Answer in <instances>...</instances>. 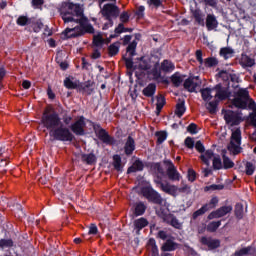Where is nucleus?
Instances as JSON below:
<instances>
[{
  "label": "nucleus",
  "instance_id": "obj_45",
  "mask_svg": "<svg viewBox=\"0 0 256 256\" xmlns=\"http://www.w3.org/2000/svg\"><path fill=\"white\" fill-rule=\"evenodd\" d=\"M217 205H219V197L214 196L210 199L209 203L204 204V206L206 207V209L208 211H211V209H215V207H217Z\"/></svg>",
  "mask_w": 256,
  "mask_h": 256
},
{
  "label": "nucleus",
  "instance_id": "obj_43",
  "mask_svg": "<svg viewBox=\"0 0 256 256\" xmlns=\"http://www.w3.org/2000/svg\"><path fill=\"white\" fill-rule=\"evenodd\" d=\"M220 227H221V220L212 221V222L208 223L207 231L209 233H215V231H217V229H219Z\"/></svg>",
  "mask_w": 256,
  "mask_h": 256
},
{
  "label": "nucleus",
  "instance_id": "obj_46",
  "mask_svg": "<svg viewBox=\"0 0 256 256\" xmlns=\"http://www.w3.org/2000/svg\"><path fill=\"white\" fill-rule=\"evenodd\" d=\"M113 167L116 171H123V166L121 165V156L119 154H115L113 156Z\"/></svg>",
  "mask_w": 256,
  "mask_h": 256
},
{
  "label": "nucleus",
  "instance_id": "obj_12",
  "mask_svg": "<svg viewBox=\"0 0 256 256\" xmlns=\"http://www.w3.org/2000/svg\"><path fill=\"white\" fill-rule=\"evenodd\" d=\"M201 245L208 247L209 251L219 249L221 247V240L213 239L212 237L202 236L200 239Z\"/></svg>",
  "mask_w": 256,
  "mask_h": 256
},
{
  "label": "nucleus",
  "instance_id": "obj_23",
  "mask_svg": "<svg viewBox=\"0 0 256 256\" xmlns=\"http://www.w3.org/2000/svg\"><path fill=\"white\" fill-rule=\"evenodd\" d=\"M145 169V164H143V161L141 159H136L130 167L127 169V174L130 175V173H137V171H143Z\"/></svg>",
  "mask_w": 256,
  "mask_h": 256
},
{
  "label": "nucleus",
  "instance_id": "obj_62",
  "mask_svg": "<svg viewBox=\"0 0 256 256\" xmlns=\"http://www.w3.org/2000/svg\"><path fill=\"white\" fill-rule=\"evenodd\" d=\"M163 176L164 175L157 173V174H155V177H154V183L160 189L163 187V185H165V183H163Z\"/></svg>",
  "mask_w": 256,
  "mask_h": 256
},
{
  "label": "nucleus",
  "instance_id": "obj_8",
  "mask_svg": "<svg viewBox=\"0 0 256 256\" xmlns=\"http://www.w3.org/2000/svg\"><path fill=\"white\" fill-rule=\"evenodd\" d=\"M196 61L200 63V65H205V67H208L211 69L212 67H217L219 65V60L215 57H208L205 60H203V51L202 50H196Z\"/></svg>",
  "mask_w": 256,
  "mask_h": 256
},
{
  "label": "nucleus",
  "instance_id": "obj_55",
  "mask_svg": "<svg viewBox=\"0 0 256 256\" xmlns=\"http://www.w3.org/2000/svg\"><path fill=\"white\" fill-rule=\"evenodd\" d=\"M207 211H209L207 209V206L203 205L200 209L196 210L193 214H192V219H197L199 217H201V215H205L207 213Z\"/></svg>",
  "mask_w": 256,
  "mask_h": 256
},
{
  "label": "nucleus",
  "instance_id": "obj_10",
  "mask_svg": "<svg viewBox=\"0 0 256 256\" xmlns=\"http://www.w3.org/2000/svg\"><path fill=\"white\" fill-rule=\"evenodd\" d=\"M233 211V206H221L220 208L216 209L215 211H212L208 215L209 221H212V219H221V217H225V215H229Z\"/></svg>",
  "mask_w": 256,
  "mask_h": 256
},
{
  "label": "nucleus",
  "instance_id": "obj_28",
  "mask_svg": "<svg viewBox=\"0 0 256 256\" xmlns=\"http://www.w3.org/2000/svg\"><path fill=\"white\" fill-rule=\"evenodd\" d=\"M82 163H86V165H95L97 163V156L94 153L89 154H81Z\"/></svg>",
  "mask_w": 256,
  "mask_h": 256
},
{
  "label": "nucleus",
  "instance_id": "obj_61",
  "mask_svg": "<svg viewBox=\"0 0 256 256\" xmlns=\"http://www.w3.org/2000/svg\"><path fill=\"white\" fill-rule=\"evenodd\" d=\"M171 227H174V229L181 230L183 229V223L177 219V216H174L170 222Z\"/></svg>",
  "mask_w": 256,
  "mask_h": 256
},
{
  "label": "nucleus",
  "instance_id": "obj_27",
  "mask_svg": "<svg viewBox=\"0 0 256 256\" xmlns=\"http://www.w3.org/2000/svg\"><path fill=\"white\" fill-rule=\"evenodd\" d=\"M218 76L223 79V81H232V83H238L239 81V77H237L236 74H229L227 71L225 70H221L219 73H218Z\"/></svg>",
  "mask_w": 256,
  "mask_h": 256
},
{
  "label": "nucleus",
  "instance_id": "obj_39",
  "mask_svg": "<svg viewBox=\"0 0 256 256\" xmlns=\"http://www.w3.org/2000/svg\"><path fill=\"white\" fill-rule=\"evenodd\" d=\"M249 103L247 104L248 105V108L253 111L252 113H250L249 117H250V120H251V123H253L256 119V103H255V100L253 99H249L248 100Z\"/></svg>",
  "mask_w": 256,
  "mask_h": 256
},
{
  "label": "nucleus",
  "instance_id": "obj_44",
  "mask_svg": "<svg viewBox=\"0 0 256 256\" xmlns=\"http://www.w3.org/2000/svg\"><path fill=\"white\" fill-rule=\"evenodd\" d=\"M119 53V42H115L108 47L109 57H115Z\"/></svg>",
  "mask_w": 256,
  "mask_h": 256
},
{
  "label": "nucleus",
  "instance_id": "obj_4",
  "mask_svg": "<svg viewBox=\"0 0 256 256\" xmlns=\"http://www.w3.org/2000/svg\"><path fill=\"white\" fill-rule=\"evenodd\" d=\"M63 33L67 39H75L82 37L86 33H95V28L91 24H83L77 25L74 28H66Z\"/></svg>",
  "mask_w": 256,
  "mask_h": 256
},
{
  "label": "nucleus",
  "instance_id": "obj_58",
  "mask_svg": "<svg viewBox=\"0 0 256 256\" xmlns=\"http://www.w3.org/2000/svg\"><path fill=\"white\" fill-rule=\"evenodd\" d=\"M212 165H213V169H215V171H219V170L223 169V162H221V157H219V156L214 157Z\"/></svg>",
  "mask_w": 256,
  "mask_h": 256
},
{
  "label": "nucleus",
  "instance_id": "obj_20",
  "mask_svg": "<svg viewBox=\"0 0 256 256\" xmlns=\"http://www.w3.org/2000/svg\"><path fill=\"white\" fill-rule=\"evenodd\" d=\"M239 65H241L243 69H247V67H253V65H255V59L251 58L249 55L243 52L239 59Z\"/></svg>",
  "mask_w": 256,
  "mask_h": 256
},
{
  "label": "nucleus",
  "instance_id": "obj_5",
  "mask_svg": "<svg viewBox=\"0 0 256 256\" xmlns=\"http://www.w3.org/2000/svg\"><path fill=\"white\" fill-rule=\"evenodd\" d=\"M141 194L145 199H147L148 203H153V205H163V197L151 186L142 187Z\"/></svg>",
  "mask_w": 256,
  "mask_h": 256
},
{
  "label": "nucleus",
  "instance_id": "obj_14",
  "mask_svg": "<svg viewBox=\"0 0 256 256\" xmlns=\"http://www.w3.org/2000/svg\"><path fill=\"white\" fill-rule=\"evenodd\" d=\"M96 136L105 145H115L117 143V140H115L114 137L109 135V132H107V130H105V129H100L98 131V134H96Z\"/></svg>",
  "mask_w": 256,
  "mask_h": 256
},
{
  "label": "nucleus",
  "instance_id": "obj_60",
  "mask_svg": "<svg viewBox=\"0 0 256 256\" xmlns=\"http://www.w3.org/2000/svg\"><path fill=\"white\" fill-rule=\"evenodd\" d=\"M245 173L248 176H251L253 173H255V166L253 165V162H246Z\"/></svg>",
  "mask_w": 256,
  "mask_h": 256
},
{
  "label": "nucleus",
  "instance_id": "obj_47",
  "mask_svg": "<svg viewBox=\"0 0 256 256\" xmlns=\"http://www.w3.org/2000/svg\"><path fill=\"white\" fill-rule=\"evenodd\" d=\"M93 45L94 47H98L99 49L103 48V45H105V39L101 35H96L93 38Z\"/></svg>",
  "mask_w": 256,
  "mask_h": 256
},
{
  "label": "nucleus",
  "instance_id": "obj_56",
  "mask_svg": "<svg viewBox=\"0 0 256 256\" xmlns=\"http://www.w3.org/2000/svg\"><path fill=\"white\" fill-rule=\"evenodd\" d=\"M234 214L237 219H243V204L237 203L235 205Z\"/></svg>",
  "mask_w": 256,
  "mask_h": 256
},
{
  "label": "nucleus",
  "instance_id": "obj_51",
  "mask_svg": "<svg viewBox=\"0 0 256 256\" xmlns=\"http://www.w3.org/2000/svg\"><path fill=\"white\" fill-rule=\"evenodd\" d=\"M171 82L173 83L174 87H181V83H183V77L179 76V73H174L171 76Z\"/></svg>",
  "mask_w": 256,
  "mask_h": 256
},
{
  "label": "nucleus",
  "instance_id": "obj_40",
  "mask_svg": "<svg viewBox=\"0 0 256 256\" xmlns=\"http://www.w3.org/2000/svg\"><path fill=\"white\" fill-rule=\"evenodd\" d=\"M148 246L151 247V256H159V248L157 247V241H155V238L149 239Z\"/></svg>",
  "mask_w": 256,
  "mask_h": 256
},
{
  "label": "nucleus",
  "instance_id": "obj_63",
  "mask_svg": "<svg viewBox=\"0 0 256 256\" xmlns=\"http://www.w3.org/2000/svg\"><path fill=\"white\" fill-rule=\"evenodd\" d=\"M188 181H190V183H194V181L197 179V172H195V170L193 169H188Z\"/></svg>",
  "mask_w": 256,
  "mask_h": 256
},
{
  "label": "nucleus",
  "instance_id": "obj_11",
  "mask_svg": "<svg viewBox=\"0 0 256 256\" xmlns=\"http://www.w3.org/2000/svg\"><path fill=\"white\" fill-rule=\"evenodd\" d=\"M214 91H216L215 99L218 101H226L231 97V92H229V88L223 87V84L219 83L213 87Z\"/></svg>",
  "mask_w": 256,
  "mask_h": 256
},
{
  "label": "nucleus",
  "instance_id": "obj_31",
  "mask_svg": "<svg viewBox=\"0 0 256 256\" xmlns=\"http://www.w3.org/2000/svg\"><path fill=\"white\" fill-rule=\"evenodd\" d=\"M30 25L34 33H41V30L44 27L43 21H41V19H36L34 17H32V22H30Z\"/></svg>",
  "mask_w": 256,
  "mask_h": 256
},
{
  "label": "nucleus",
  "instance_id": "obj_25",
  "mask_svg": "<svg viewBox=\"0 0 256 256\" xmlns=\"http://www.w3.org/2000/svg\"><path fill=\"white\" fill-rule=\"evenodd\" d=\"M166 175L170 181H181V173H179L175 166L167 168Z\"/></svg>",
  "mask_w": 256,
  "mask_h": 256
},
{
  "label": "nucleus",
  "instance_id": "obj_52",
  "mask_svg": "<svg viewBox=\"0 0 256 256\" xmlns=\"http://www.w3.org/2000/svg\"><path fill=\"white\" fill-rule=\"evenodd\" d=\"M231 141L237 145H241V130L236 129L231 135Z\"/></svg>",
  "mask_w": 256,
  "mask_h": 256
},
{
  "label": "nucleus",
  "instance_id": "obj_57",
  "mask_svg": "<svg viewBox=\"0 0 256 256\" xmlns=\"http://www.w3.org/2000/svg\"><path fill=\"white\" fill-rule=\"evenodd\" d=\"M14 242L13 239H1L0 240V247L1 249H9L13 247Z\"/></svg>",
  "mask_w": 256,
  "mask_h": 256
},
{
  "label": "nucleus",
  "instance_id": "obj_42",
  "mask_svg": "<svg viewBox=\"0 0 256 256\" xmlns=\"http://www.w3.org/2000/svg\"><path fill=\"white\" fill-rule=\"evenodd\" d=\"M217 107H219V100H213L208 103L206 109L211 115H215L217 113Z\"/></svg>",
  "mask_w": 256,
  "mask_h": 256
},
{
  "label": "nucleus",
  "instance_id": "obj_15",
  "mask_svg": "<svg viewBox=\"0 0 256 256\" xmlns=\"http://www.w3.org/2000/svg\"><path fill=\"white\" fill-rule=\"evenodd\" d=\"M195 79H199V76H189L184 81L183 87L189 93H196L197 92V87L199 86V84H197V82H195Z\"/></svg>",
  "mask_w": 256,
  "mask_h": 256
},
{
  "label": "nucleus",
  "instance_id": "obj_17",
  "mask_svg": "<svg viewBox=\"0 0 256 256\" xmlns=\"http://www.w3.org/2000/svg\"><path fill=\"white\" fill-rule=\"evenodd\" d=\"M133 225H134L135 234L141 235V230L149 226V220H147V218L145 217H141L134 220Z\"/></svg>",
  "mask_w": 256,
  "mask_h": 256
},
{
  "label": "nucleus",
  "instance_id": "obj_16",
  "mask_svg": "<svg viewBox=\"0 0 256 256\" xmlns=\"http://www.w3.org/2000/svg\"><path fill=\"white\" fill-rule=\"evenodd\" d=\"M136 149L135 138L129 135L124 144V153L127 157H131Z\"/></svg>",
  "mask_w": 256,
  "mask_h": 256
},
{
  "label": "nucleus",
  "instance_id": "obj_49",
  "mask_svg": "<svg viewBox=\"0 0 256 256\" xmlns=\"http://www.w3.org/2000/svg\"><path fill=\"white\" fill-rule=\"evenodd\" d=\"M156 137H157V145H162L163 142H165L167 140V132L166 131H157L155 133Z\"/></svg>",
  "mask_w": 256,
  "mask_h": 256
},
{
  "label": "nucleus",
  "instance_id": "obj_18",
  "mask_svg": "<svg viewBox=\"0 0 256 256\" xmlns=\"http://www.w3.org/2000/svg\"><path fill=\"white\" fill-rule=\"evenodd\" d=\"M177 249H179V243L173 241V239H167L160 248L162 253L177 251Z\"/></svg>",
  "mask_w": 256,
  "mask_h": 256
},
{
  "label": "nucleus",
  "instance_id": "obj_30",
  "mask_svg": "<svg viewBox=\"0 0 256 256\" xmlns=\"http://www.w3.org/2000/svg\"><path fill=\"white\" fill-rule=\"evenodd\" d=\"M157 91V85L155 83L148 84L142 91L144 97H153Z\"/></svg>",
  "mask_w": 256,
  "mask_h": 256
},
{
  "label": "nucleus",
  "instance_id": "obj_22",
  "mask_svg": "<svg viewBox=\"0 0 256 256\" xmlns=\"http://www.w3.org/2000/svg\"><path fill=\"white\" fill-rule=\"evenodd\" d=\"M192 16L194 17V21L200 27H204L205 25V13H203L200 9H195L192 11Z\"/></svg>",
  "mask_w": 256,
  "mask_h": 256
},
{
  "label": "nucleus",
  "instance_id": "obj_33",
  "mask_svg": "<svg viewBox=\"0 0 256 256\" xmlns=\"http://www.w3.org/2000/svg\"><path fill=\"white\" fill-rule=\"evenodd\" d=\"M150 171H153L155 174L165 175V170L161 166L160 162H150Z\"/></svg>",
  "mask_w": 256,
  "mask_h": 256
},
{
  "label": "nucleus",
  "instance_id": "obj_34",
  "mask_svg": "<svg viewBox=\"0 0 256 256\" xmlns=\"http://www.w3.org/2000/svg\"><path fill=\"white\" fill-rule=\"evenodd\" d=\"M234 53H235V50H233L232 48H229V47L221 48L219 51L220 57H223V59H225V60L231 59V57H233Z\"/></svg>",
  "mask_w": 256,
  "mask_h": 256
},
{
  "label": "nucleus",
  "instance_id": "obj_9",
  "mask_svg": "<svg viewBox=\"0 0 256 256\" xmlns=\"http://www.w3.org/2000/svg\"><path fill=\"white\" fill-rule=\"evenodd\" d=\"M85 125V117L81 116L78 120L70 125V131L78 137H83V135H85Z\"/></svg>",
  "mask_w": 256,
  "mask_h": 256
},
{
  "label": "nucleus",
  "instance_id": "obj_19",
  "mask_svg": "<svg viewBox=\"0 0 256 256\" xmlns=\"http://www.w3.org/2000/svg\"><path fill=\"white\" fill-rule=\"evenodd\" d=\"M205 25L207 31H213L214 29H217V27H219V21H217V17H215V14H207Z\"/></svg>",
  "mask_w": 256,
  "mask_h": 256
},
{
  "label": "nucleus",
  "instance_id": "obj_7",
  "mask_svg": "<svg viewBox=\"0 0 256 256\" xmlns=\"http://www.w3.org/2000/svg\"><path fill=\"white\" fill-rule=\"evenodd\" d=\"M120 13L121 10L119 9V7L111 3L105 4L101 10V14L104 19H117Z\"/></svg>",
  "mask_w": 256,
  "mask_h": 256
},
{
  "label": "nucleus",
  "instance_id": "obj_32",
  "mask_svg": "<svg viewBox=\"0 0 256 256\" xmlns=\"http://www.w3.org/2000/svg\"><path fill=\"white\" fill-rule=\"evenodd\" d=\"M157 103H156V115H160L161 111H163V107H165V104L167 103L165 100V96L159 95L156 97Z\"/></svg>",
  "mask_w": 256,
  "mask_h": 256
},
{
  "label": "nucleus",
  "instance_id": "obj_36",
  "mask_svg": "<svg viewBox=\"0 0 256 256\" xmlns=\"http://www.w3.org/2000/svg\"><path fill=\"white\" fill-rule=\"evenodd\" d=\"M187 107H185V100H181L176 104L175 115L181 118L182 115H185Z\"/></svg>",
  "mask_w": 256,
  "mask_h": 256
},
{
  "label": "nucleus",
  "instance_id": "obj_24",
  "mask_svg": "<svg viewBox=\"0 0 256 256\" xmlns=\"http://www.w3.org/2000/svg\"><path fill=\"white\" fill-rule=\"evenodd\" d=\"M146 211H147V205H145V202H137L134 204L133 215L135 217H141V215H145Z\"/></svg>",
  "mask_w": 256,
  "mask_h": 256
},
{
  "label": "nucleus",
  "instance_id": "obj_35",
  "mask_svg": "<svg viewBox=\"0 0 256 256\" xmlns=\"http://www.w3.org/2000/svg\"><path fill=\"white\" fill-rule=\"evenodd\" d=\"M33 17L32 18H29L25 15H21L17 18L16 20V24L19 26V27H25L27 25H30L31 23H33Z\"/></svg>",
  "mask_w": 256,
  "mask_h": 256
},
{
  "label": "nucleus",
  "instance_id": "obj_37",
  "mask_svg": "<svg viewBox=\"0 0 256 256\" xmlns=\"http://www.w3.org/2000/svg\"><path fill=\"white\" fill-rule=\"evenodd\" d=\"M213 91L214 89L209 87L201 89L200 93L203 101H211L213 99V95H211Z\"/></svg>",
  "mask_w": 256,
  "mask_h": 256
},
{
  "label": "nucleus",
  "instance_id": "obj_1",
  "mask_svg": "<svg viewBox=\"0 0 256 256\" xmlns=\"http://www.w3.org/2000/svg\"><path fill=\"white\" fill-rule=\"evenodd\" d=\"M40 123L44 129L48 130L49 136L54 141H61L62 143H73L75 141V134L63 124L61 116L53 106H48L44 109Z\"/></svg>",
  "mask_w": 256,
  "mask_h": 256
},
{
  "label": "nucleus",
  "instance_id": "obj_29",
  "mask_svg": "<svg viewBox=\"0 0 256 256\" xmlns=\"http://www.w3.org/2000/svg\"><path fill=\"white\" fill-rule=\"evenodd\" d=\"M160 69L164 73H171L172 71H175V64H173V62L165 59L162 61L161 65H160Z\"/></svg>",
  "mask_w": 256,
  "mask_h": 256
},
{
  "label": "nucleus",
  "instance_id": "obj_26",
  "mask_svg": "<svg viewBox=\"0 0 256 256\" xmlns=\"http://www.w3.org/2000/svg\"><path fill=\"white\" fill-rule=\"evenodd\" d=\"M160 189L167 195H171V197H175L177 195V191H178L177 186L171 185L169 183L162 184V187Z\"/></svg>",
  "mask_w": 256,
  "mask_h": 256
},
{
  "label": "nucleus",
  "instance_id": "obj_41",
  "mask_svg": "<svg viewBox=\"0 0 256 256\" xmlns=\"http://www.w3.org/2000/svg\"><path fill=\"white\" fill-rule=\"evenodd\" d=\"M228 151H230V153H233V155H239V153H241V145L230 141V144L228 145Z\"/></svg>",
  "mask_w": 256,
  "mask_h": 256
},
{
  "label": "nucleus",
  "instance_id": "obj_53",
  "mask_svg": "<svg viewBox=\"0 0 256 256\" xmlns=\"http://www.w3.org/2000/svg\"><path fill=\"white\" fill-rule=\"evenodd\" d=\"M223 189H225V185L223 184H212L209 186H206L204 188V191H223Z\"/></svg>",
  "mask_w": 256,
  "mask_h": 256
},
{
  "label": "nucleus",
  "instance_id": "obj_64",
  "mask_svg": "<svg viewBox=\"0 0 256 256\" xmlns=\"http://www.w3.org/2000/svg\"><path fill=\"white\" fill-rule=\"evenodd\" d=\"M148 5L153 7L154 9H159V7H163V1L161 0H149Z\"/></svg>",
  "mask_w": 256,
  "mask_h": 256
},
{
  "label": "nucleus",
  "instance_id": "obj_2",
  "mask_svg": "<svg viewBox=\"0 0 256 256\" xmlns=\"http://www.w3.org/2000/svg\"><path fill=\"white\" fill-rule=\"evenodd\" d=\"M131 39H133V36L131 35H125L123 37L122 45H128L126 48V55L122 57L123 61L125 62L126 69H128V71H136V69H139L140 71H149V64H147V61H145V56L136 58L137 61H141L142 63H140L138 66L135 65L133 57L137 55V41L133 40L131 42Z\"/></svg>",
  "mask_w": 256,
  "mask_h": 256
},
{
  "label": "nucleus",
  "instance_id": "obj_13",
  "mask_svg": "<svg viewBox=\"0 0 256 256\" xmlns=\"http://www.w3.org/2000/svg\"><path fill=\"white\" fill-rule=\"evenodd\" d=\"M224 119H225L227 125H231V127H233L235 125H239L241 123V121H243V119H241L239 114L235 113V111H232V110H228L224 114Z\"/></svg>",
  "mask_w": 256,
  "mask_h": 256
},
{
  "label": "nucleus",
  "instance_id": "obj_50",
  "mask_svg": "<svg viewBox=\"0 0 256 256\" xmlns=\"http://www.w3.org/2000/svg\"><path fill=\"white\" fill-rule=\"evenodd\" d=\"M64 87H66V89H79V84H77V82L72 81L71 78L66 77L64 80Z\"/></svg>",
  "mask_w": 256,
  "mask_h": 256
},
{
  "label": "nucleus",
  "instance_id": "obj_54",
  "mask_svg": "<svg viewBox=\"0 0 256 256\" xmlns=\"http://www.w3.org/2000/svg\"><path fill=\"white\" fill-rule=\"evenodd\" d=\"M151 75L154 79H161V69H159V62L154 64V67L151 70Z\"/></svg>",
  "mask_w": 256,
  "mask_h": 256
},
{
  "label": "nucleus",
  "instance_id": "obj_3",
  "mask_svg": "<svg viewBox=\"0 0 256 256\" xmlns=\"http://www.w3.org/2000/svg\"><path fill=\"white\" fill-rule=\"evenodd\" d=\"M60 16L64 23H78L79 25H90L89 18L85 16L81 4L73 2H64L60 10Z\"/></svg>",
  "mask_w": 256,
  "mask_h": 256
},
{
  "label": "nucleus",
  "instance_id": "obj_38",
  "mask_svg": "<svg viewBox=\"0 0 256 256\" xmlns=\"http://www.w3.org/2000/svg\"><path fill=\"white\" fill-rule=\"evenodd\" d=\"M214 156L215 153L213 152V150L208 149L204 152V154L200 155V159L205 165H209V160L213 159Z\"/></svg>",
  "mask_w": 256,
  "mask_h": 256
},
{
  "label": "nucleus",
  "instance_id": "obj_6",
  "mask_svg": "<svg viewBox=\"0 0 256 256\" xmlns=\"http://www.w3.org/2000/svg\"><path fill=\"white\" fill-rule=\"evenodd\" d=\"M249 104V90L240 88L235 95V98L232 100V105L237 107V109H247Z\"/></svg>",
  "mask_w": 256,
  "mask_h": 256
},
{
  "label": "nucleus",
  "instance_id": "obj_59",
  "mask_svg": "<svg viewBox=\"0 0 256 256\" xmlns=\"http://www.w3.org/2000/svg\"><path fill=\"white\" fill-rule=\"evenodd\" d=\"M251 253V246L244 247L240 250H236L233 254V256H245Z\"/></svg>",
  "mask_w": 256,
  "mask_h": 256
},
{
  "label": "nucleus",
  "instance_id": "obj_21",
  "mask_svg": "<svg viewBox=\"0 0 256 256\" xmlns=\"http://www.w3.org/2000/svg\"><path fill=\"white\" fill-rule=\"evenodd\" d=\"M93 85H95V82L88 80L84 83L79 84L78 89L79 91L86 93V95H93V91H95V88H93Z\"/></svg>",
  "mask_w": 256,
  "mask_h": 256
},
{
  "label": "nucleus",
  "instance_id": "obj_48",
  "mask_svg": "<svg viewBox=\"0 0 256 256\" xmlns=\"http://www.w3.org/2000/svg\"><path fill=\"white\" fill-rule=\"evenodd\" d=\"M222 159L224 169H233L235 167V163L233 160H231V158H229V156L223 155Z\"/></svg>",
  "mask_w": 256,
  "mask_h": 256
}]
</instances>
